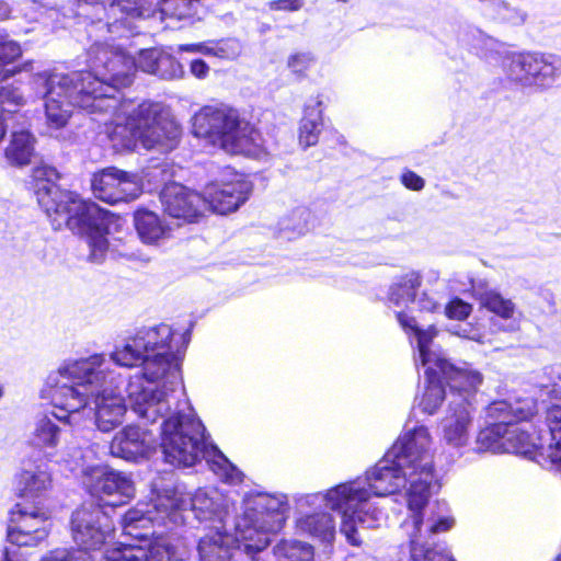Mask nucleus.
<instances>
[{
	"label": "nucleus",
	"mask_w": 561,
	"mask_h": 561,
	"mask_svg": "<svg viewBox=\"0 0 561 561\" xmlns=\"http://www.w3.org/2000/svg\"><path fill=\"white\" fill-rule=\"evenodd\" d=\"M122 383L121 376L106 366L103 354L67 359L51 370L41 390L60 410L54 417L72 424L75 417L84 410L89 398L94 396L95 424L102 432H111L123 423L126 404L114 388Z\"/></svg>",
	"instance_id": "4"
},
{
	"label": "nucleus",
	"mask_w": 561,
	"mask_h": 561,
	"mask_svg": "<svg viewBox=\"0 0 561 561\" xmlns=\"http://www.w3.org/2000/svg\"><path fill=\"white\" fill-rule=\"evenodd\" d=\"M453 526L451 517L428 515L421 525V531L416 529L410 531L411 559L413 561H455L449 554L428 548L425 540L428 536L445 533Z\"/></svg>",
	"instance_id": "20"
},
{
	"label": "nucleus",
	"mask_w": 561,
	"mask_h": 561,
	"mask_svg": "<svg viewBox=\"0 0 561 561\" xmlns=\"http://www.w3.org/2000/svg\"><path fill=\"white\" fill-rule=\"evenodd\" d=\"M96 561H148L146 547L141 545L121 543L118 547L101 553Z\"/></svg>",
	"instance_id": "35"
},
{
	"label": "nucleus",
	"mask_w": 561,
	"mask_h": 561,
	"mask_svg": "<svg viewBox=\"0 0 561 561\" xmlns=\"http://www.w3.org/2000/svg\"><path fill=\"white\" fill-rule=\"evenodd\" d=\"M274 553L277 561H313L312 547L297 540H282Z\"/></svg>",
	"instance_id": "32"
},
{
	"label": "nucleus",
	"mask_w": 561,
	"mask_h": 561,
	"mask_svg": "<svg viewBox=\"0 0 561 561\" xmlns=\"http://www.w3.org/2000/svg\"><path fill=\"white\" fill-rule=\"evenodd\" d=\"M71 531L78 549H56L41 561H96L99 549L110 537L112 525L100 504L83 503L71 517Z\"/></svg>",
	"instance_id": "10"
},
{
	"label": "nucleus",
	"mask_w": 561,
	"mask_h": 561,
	"mask_svg": "<svg viewBox=\"0 0 561 561\" xmlns=\"http://www.w3.org/2000/svg\"><path fill=\"white\" fill-rule=\"evenodd\" d=\"M432 436L428 428L417 426L401 435L385 457L364 478L341 483L325 493L309 494L307 504L324 503L341 514V533L353 546L362 539L358 527L374 529L386 523L387 515L375 499L393 494L408 486L407 503L411 513L403 526L421 531L422 510L426 506L434 481Z\"/></svg>",
	"instance_id": "2"
},
{
	"label": "nucleus",
	"mask_w": 561,
	"mask_h": 561,
	"mask_svg": "<svg viewBox=\"0 0 561 561\" xmlns=\"http://www.w3.org/2000/svg\"><path fill=\"white\" fill-rule=\"evenodd\" d=\"M3 396V388L0 386V398Z\"/></svg>",
	"instance_id": "53"
},
{
	"label": "nucleus",
	"mask_w": 561,
	"mask_h": 561,
	"mask_svg": "<svg viewBox=\"0 0 561 561\" xmlns=\"http://www.w3.org/2000/svg\"><path fill=\"white\" fill-rule=\"evenodd\" d=\"M561 75V57L556 55H543L541 65V76H539V87H550Z\"/></svg>",
	"instance_id": "38"
},
{
	"label": "nucleus",
	"mask_w": 561,
	"mask_h": 561,
	"mask_svg": "<svg viewBox=\"0 0 561 561\" xmlns=\"http://www.w3.org/2000/svg\"><path fill=\"white\" fill-rule=\"evenodd\" d=\"M162 51L142 50L135 61L123 50L98 43L88 51L89 71L41 72L33 76L35 91L45 100L48 124L55 128L66 125L71 108L91 113L114 112L106 133L117 150L145 149L170 151L175 148L180 126L161 103L142 102L137 107L119 103L116 94L133 82L136 68L154 75Z\"/></svg>",
	"instance_id": "1"
},
{
	"label": "nucleus",
	"mask_w": 561,
	"mask_h": 561,
	"mask_svg": "<svg viewBox=\"0 0 561 561\" xmlns=\"http://www.w3.org/2000/svg\"><path fill=\"white\" fill-rule=\"evenodd\" d=\"M96 198L116 204L137 198L142 191L139 178L117 168H106L95 173L91 181Z\"/></svg>",
	"instance_id": "14"
},
{
	"label": "nucleus",
	"mask_w": 561,
	"mask_h": 561,
	"mask_svg": "<svg viewBox=\"0 0 561 561\" xmlns=\"http://www.w3.org/2000/svg\"><path fill=\"white\" fill-rule=\"evenodd\" d=\"M414 302L419 306L420 310L427 312H436L442 307V297L436 291L424 290L416 297Z\"/></svg>",
	"instance_id": "41"
},
{
	"label": "nucleus",
	"mask_w": 561,
	"mask_h": 561,
	"mask_svg": "<svg viewBox=\"0 0 561 561\" xmlns=\"http://www.w3.org/2000/svg\"><path fill=\"white\" fill-rule=\"evenodd\" d=\"M287 499L283 494L259 493L244 502L241 519L236 533L230 534L226 525L210 526L197 543L201 561H230L236 548L254 561L270 545V534L282 529L287 512Z\"/></svg>",
	"instance_id": "5"
},
{
	"label": "nucleus",
	"mask_w": 561,
	"mask_h": 561,
	"mask_svg": "<svg viewBox=\"0 0 561 561\" xmlns=\"http://www.w3.org/2000/svg\"><path fill=\"white\" fill-rule=\"evenodd\" d=\"M542 54H522L512 60L510 72L515 81L524 85L539 87Z\"/></svg>",
	"instance_id": "25"
},
{
	"label": "nucleus",
	"mask_w": 561,
	"mask_h": 561,
	"mask_svg": "<svg viewBox=\"0 0 561 561\" xmlns=\"http://www.w3.org/2000/svg\"><path fill=\"white\" fill-rule=\"evenodd\" d=\"M294 215L298 216L299 218H302L305 216H308V213L305 209L299 208L294 211Z\"/></svg>",
	"instance_id": "51"
},
{
	"label": "nucleus",
	"mask_w": 561,
	"mask_h": 561,
	"mask_svg": "<svg viewBox=\"0 0 561 561\" xmlns=\"http://www.w3.org/2000/svg\"><path fill=\"white\" fill-rule=\"evenodd\" d=\"M34 153V138L27 130L13 131L5 158L11 164L25 165Z\"/></svg>",
	"instance_id": "29"
},
{
	"label": "nucleus",
	"mask_w": 561,
	"mask_h": 561,
	"mask_svg": "<svg viewBox=\"0 0 561 561\" xmlns=\"http://www.w3.org/2000/svg\"><path fill=\"white\" fill-rule=\"evenodd\" d=\"M529 414V411H524V408L512 407V413L506 420L505 453L519 454L528 457L534 456L541 466L551 470L550 462L546 461L540 456L541 446L548 447L543 442V436L534 438L524 427L515 424V422L526 420Z\"/></svg>",
	"instance_id": "16"
},
{
	"label": "nucleus",
	"mask_w": 561,
	"mask_h": 561,
	"mask_svg": "<svg viewBox=\"0 0 561 561\" xmlns=\"http://www.w3.org/2000/svg\"><path fill=\"white\" fill-rule=\"evenodd\" d=\"M60 428L48 415L37 417L28 436L32 446L39 449H55L60 440Z\"/></svg>",
	"instance_id": "27"
},
{
	"label": "nucleus",
	"mask_w": 561,
	"mask_h": 561,
	"mask_svg": "<svg viewBox=\"0 0 561 561\" xmlns=\"http://www.w3.org/2000/svg\"><path fill=\"white\" fill-rule=\"evenodd\" d=\"M193 134L231 154L259 157L260 133L227 105L204 106L193 117Z\"/></svg>",
	"instance_id": "9"
},
{
	"label": "nucleus",
	"mask_w": 561,
	"mask_h": 561,
	"mask_svg": "<svg viewBox=\"0 0 561 561\" xmlns=\"http://www.w3.org/2000/svg\"><path fill=\"white\" fill-rule=\"evenodd\" d=\"M471 310V305L455 298L446 306L445 313L450 319L463 320L470 314Z\"/></svg>",
	"instance_id": "43"
},
{
	"label": "nucleus",
	"mask_w": 561,
	"mask_h": 561,
	"mask_svg": "<svg viewBox=\"0 0 561 561\" xmlns=\"http://www.w3.org/2000/svg\"><path fill=\"white\" fill-rule=\"evenodd\" d=\"M401 182L407 188L413 191H421L425 185V181L415 172L410 170L402 173Z\"/></svg>",
	"instance_id": "44"
},
{
	"label": "nucleus",
	"mask_w": 561,
	"mask_h": 561,
	"mask_svg": "<svg viewBox=\"0 0 561 561\" xmlns=\"http://www.w3.org/2000/svg\"><path fill=\"white\" fill-rule=\"evenodd\" d=\"M252 185L245 180L238 179L229 183L209 184L202 198L205 201V210L226 215L237 210L250 196Z\"/></svg>",
	"instance_id": "17"
},
{
	"label": "nucleus",
	"mask_w": 561,
	"mask_h": 561,
	"mask_svg": "<svg viewBox=\"0 0 561 561\" xmlns=\"http://www.w3.org/2000/svg\"><path fill=\"white\" fill-rule=\"evenodd\" d=\"M314 65L316 57L310 51H296L287 58V67L298 80L307 78L309 70Z\"/></svg>",
	"instance_id": "37"
},
{
	"label": "nucleus",
	"mask_w": 561,
	"mask_h": 561,
	"mask_svg": "<svg viewBox=\"0 0 561 561\" xmlns=\"http://www.w3.org/2000/svg\"><path fill=\"white\" fill-rule=\"evenodd\" d=\"M430 352L434 357V365H437L442 377L449 386V399H453L455 394H462L473 402L474 392L482 382L481 374L469 368L456 367L447 360L440 347L435 343Z\"/></svg>",
	"instance_id": "18"
},
{
	"label": "nucleus",
	"mask_w": 561,
	"mask_h": 561,
	"mask_svg": "<svg viewBox=\"0 0 561 561\" xmlns=\"http://www.w3.org/2000/svg\"><path fill=\"white\" fill-rule=\"evenodd\" d=\"M474 407L469 398L455 394L442 421L443 440L453 448L467 446L473 422Z\"/></svg>",
	"instance_id": "15"
},
{
	"label": "nucleus",
	"mask_w": 561,
	"mask_h": 561,
	"mask_svg": "<svg viewBox=\"0 0 561 561\" xmlns=\"http://www.w3.org/2000/svg\"><path fill=\"white\" fill-rule=\"evenodd\" d=\"M546 423L549 432L543 442L547 446L556 444L561 437V405L553 404L547 409Z\"/></svg>",
	"instance_id": "40"
},
{
	"label": "nucleus",
	"mask_w": 561,
	"mask_h": 561,
	"mask_svg": "<svg viewBox=\"0 0 561 561\" xmlns=\"http://www.w3.org/2000/svg\"><path fill=\"white\" fill-rule=\"evenodd\" d=\"M58 178L57 170L51 167L45 165L34 170L38 205L50 219L54 229L67 227L85 238L90 251L88 257L91 262H103L108 250L107 213L95 203L83 201L78 194L61 190L55 183Z\"/></svg>",
	"instance_id": "7"
},
{
	"label": "nucleus",
	"mask_w": 561,
	"mask_h": 561,
	"mask_svg": "<svg viewBox=\"0 0 561 561\" xmlns=\"http://www.w3.org/2000/svg\"><path fill=\"white\" fill-rule=\"evenodd\" d=\"M191 515L213 526L226 525L227 500L216 489H199L190 497L176 489H163L150 502H139L125 513L122 527L125 535L145 540L153 536L154 525L173 528L185 525Z\"/></svg>",
	"instance_id": "6"
},
{
	"label": "nucleus",
	"mask_w": 561,
	"mask_h": 561,
	"mask_svg": "<svg viewBox=\"0 0 561 561\" xmlns=\"http://www.w3.org/2000/svg\"><path fill=\"white\" fill-rule=\"evenodd\" d=\"M145 547L148 561H187L186 552L173 546L167 538L157 537Z\"/></svg>",
	"instance_id": "31"
},
{
	"label": "nucleus",
	"mask_w": 561,
	"mask_h": 561,
	"mask_svg": "<svg viewBox=\"0 0 561 561\" xmlns=\"http://www.w3.org/2000/svg\"><path fill=\"white\" fill-rule=\"evenodd\" d=\"M204 426L192 413L178 412L162 423L161 448L164 460L176 467H192L204 458L221 479L238 483L242 473L214 445H208Z\"/></svg>",
	"instance_id": "8"
},
{
	"label": "nucleus",
	"mask_w": 561,
	"mask_h": 561,
	"mask_svg": "<svg viewBox=\"0 0 561 561\" xmlns=\"http://www.w3.org/2000/svg\"><path fill=\"white\" fill-rule=\"evenodd\" d=\"M3 561H21L18 556H15V550L12 548H4L3 550Z\"/></svg>",
	"instance_id": "49"
},
{
	"label": "nucleus",
	"mask_w": 561,
	"mask_h": 561,
	"mask_svg": "<svg viewBox=\"0 0 561 561\" xmlns=\"http://www.w3.org/2000/svg\"><path fill=\"white\" fill-rule=\"evenodd\" d=\"M540 456L551 465V470L561 472V436L556 444H550L548 447H542Z\"/></svg>",
	"instance_id": "42"
},
{
	"label": "nucleus",
	"mask_w": 561,
	"mask_h": 561,
	"mask_svg": "<svg viewBox=\"0 0 561 561\" xmlns=\"http://www.w3.org/2000/svg\"><path fill=\"white\" fill-rule=\"evenodd\" d=\"M323 102L320 95L310 98L305 104L304 116L299 127V142L305 148L314 146L323 125Z\"/></svg>",
	"instance_id": "24"
},
{
	"label": "nucleus",
	"mask_w": 561,
	"mask_h": 561,
	"mask_svg": "<svg viewBox=\"0 0 561 561\" xmlns=\"http://www.w3.org/2000/svg\"><path fill=\"white\" fill-rule=\"evenodd\" d=\"M421 285V276L416 272H410L402 276L390 288L389 299L397 306L414 302L415 291Z\"/></svg>",
	"instance_id": "30"
},
{
	"label": "nucleus",
	"mask_w": 561,
	"mask_h": 561,
	"mask_svg": "<svg viewBox=\"0 0 561 561\" xmlns=\"http://www.w3.org/2000/svg\"><path fill=\"white\" fill-rule=\"evenodd\" d=\"M556 561H561V554L557 557Z\"/></svg>",
	"instance_id": "55"
},
{
	"label": "nucleus",
	"mask_w": 561,
	"mask_h": 561,
	"mask_svg": "<svg viewBox=\"0 0 561 561\" xmlns=\"http://www.w3.org/2000/svg\"><path fill=\"white\" fill-rule=\"evenodd\" d=\"M184 73L182 65L171 55L162 51L158 66L154 70V76L161 79L172 80L181 78Z\"/></svg>",
	"instance_id": "39"
},
{
	"label": "nucleus",
	"mask_w": 561,
	"mask_h": 561,
	"mask_svg": "<svg viewBox=\"0 0 561 561\" xmlns=\"http://www.w3.org/2000/svg\"><path fill=\"white\" fill-rule=\"evenodd\" d=\"M184 334L168 324L144 328L117 345L111 359L122 367L142 365L126 388L130 409L145 422L154 423L171 409L170 398L182 386L180 355L185 347Z\"/></svg>",
	"instance_id": "3"
},
{
	"label": "nucleus",
	"mask_w": 561,
	"mask_h": 561,
	"mask_svg": "<svg viewBox=\"0 0 561 561\" xmlns=\"http://www.w3.org/2000/svg\"><path fill=\"white\" fill-rule=\"evenodd\" d=\"M397 319L403 330L409 334H413L415 337L419 351L416 363L420 362L424 367L426 388L420 401V408L430 415L434 414L446 396L444 387L446 381L442 377L437 365H434V357L430 352L432 351V346H434L437 330L433 325L428 327L426 330L420 329L415 319L404 312H397Z\"/></svg>",
	"instance_id": "12"
},
{
	"label": "nucleus",
	"mask_w": 561,
	"mask_h": 561,
	"mask_svg": "<svg viewBox=\"0 0 561 561\" xmlns=\"http://www.w3.org/2000/svg\"><path fill=\"white\" fill-rule=\"evenodd\" d=\"M154 444L156 438L151 432L129 425L115 434L110 445V453L125 460H137L139 457H145Z\"/></svg>",
	"instance_id": "22"
},
{
	"label": "nucleus",
	"mask_w": 561,
	"mask_h": 561,
	"mask_svg": "<svg viewBox=\"0 0 561 561\" xmlns=\"http://www.w3.org/2000/svg\"><path fill=\"white\" fill-rule=\"evenodd\" d=\"M460 41L483 57H488L492 51H497V48L501 46L493 37L485 35L476 27H468L463 31Z\"/></svg>",
	"instance_id": "34"
},
{
	"label": "nucleus",
	"mask_w": 561,
	"mask_h": 561,
	"mask_svg": "<svg viewBox=\"0 0 561 561\" xmlns=\"http://www.w3.org/2000/svg\"><path fill=\"white\" fill-rule=\"evenodd\" d=\"M92 450L73 455L62 454L61 460L69 463L70 470L81 468L82 483L89 493L99 499L102 506L117 507L126 504L135 493L129 477L104 465H88L85 459Z\"/></svg>",
	"instance_id": "11"
},
{
	"label": "nucleus",
	"mask_w": 561,
	"mask_h": 561,
	"mask_svg": "<svg viewBox=\"0 0 561 561\" xmlns=\"http://www.w3.org/2000/svg\"><path fill=\"white\" fill-rule=\"evenodd\" d=\"M295 229L301 231L304 228H305V225H300L298 224L297 226L294 227Z\"/></svg>",
	"instance_id": "52"
},
{
	"label": "nucleus",
	"mask_w": 561,
	"mask_h": 561,
	"mask_svg": "<svg viewBox=\"0 0 561 561\" xmlns=\"http://www.w3.org/2000/svg\"><path fill=\"white\" fill-rule=\"evenodd\" d=\"M10 5L5 1L0 0V21L8 19L10 16Z\"/></svg>",
	"instance_id": "48"
},
{
	"label": "nucleus",
	"mask_w": 561,
	"mask_h": 561,
	"mask_svg": "<svg viewBox=\"0 0 561 561\" xmlns=\"http://www.w3.org/2000/svg\"><path fill=\"white\" fill-rule=\"evenodd\" d=\"M160 199L165 213L186 221H193L205 211V201L202 195L179 183L165 185Z\"/></svg>",
	"instance_id": "19"
},
{
	"label": "nucleus",
	"mask_w": 561,
	"mask_h": 561,
	"mask_svg": "<svg viewBox=\"0 0 561 561\" xmlns=\"http://www.w3.org/2000/svg\"><path fill=\"white\" fill-rule=\"evenodd\" d=\"M180 51H190V53H203V54H211L213 49L208 48L203 44H188V45H180Z\"/></svg>",
	"instance_id": "47"
},
{
	"label": "nucleus",
	"mask_w": 561,
	"mask_h": 561,
	"mask_svg": "<svg viewBox=\"0 0 561 561\" xmlns=\"http://www.w3.org/2000/svg\"><path fill=\"white\" fill-rule=\"evenodd\" d=\"M135 228L142 242L153 244L168 236V229L157 214L139 209L134 216Z\"/></svg>",
	"instance_id": "28"
},
{
	"label": "nucleus",
	"mask_w": 561,
	"mask_h": 561,
	"mask_svg": "<svg viewBox=\"0 0 561 561\" xmlns=\"http://www.w3.org/2000/svg\"><path fill=\"white\" fill-rule=\"evenodd\" d=\"M7 131V126L4 124V117L0 114V141L3 139Z\"/></svg>",
	"instance_id": "50"
},
{
	"label": "nucleus",
	"mask_w": 561,
	"mask_h": 561,
	"mask_svg": "<svg viewBox=\"0 0 561 561\" xmlns=\"http://www.w3.org/2000/svg\"><path fill=\"white\" fill-rule=\"evenodd\" d=\"M486 413L494 423L479 432L476 440L477 450L505 453L506 420L512 413V405L506 401H496L488 407Z\"/></svg>",
	"instance_id": "21"
},
{
	"label": "nucleus",
	"mask_w": 561,
	"mask_h": 561,
	"mask_svg": "<svg viewBox=\"0 0 561 561\" xmlns=\"http://www.w3.org/2000/svg\"><path fill=\"white\" fill-rule=\"evenodd\" d=\"M480 300L484 308L503 319H511L515 312L514 302L495 290L485 291Z\"/></svg>",
	"instance_id": "36"
},
{
	"label": "nucleus",
	"mask_w": 561,
	"mask_h": 561,
	"mask_svg": "<svg viewBox=\"0 0 561 561\" xmlns=\"http://www.w3.org/2000/svg\"><path fill=\"white\" fill-rule=\"evenodd\" d=\"M190 70L193 76L198 79H203L207 76L209 67L202 59H195L191 62Z\"/></svg>",
	"instance_id": "46"
},
{
	"label": "nucleus",
	"mask_w": 561,
	"mask_h": 561,
	"mask_svg": "<svg viewBox=\"0 0 561 561\" xmlns=\"http://www.w3.org/2000/svg\"><path fill=\"white\" fill-rule=\"evenodd\" d=\"M51 484V478L43 463L25 461L18 477V490L23 497H39Z\"/></svg>",
	"instance_id": "23"
},
{
	"label": "nucleus",
	"mask_w": 561,
	"mask_h": 561,
	"mask_svg": "<svg viewBox=\"0 0 561 561\" xmlns=\"http://www.w3.org/2000/svg\"><path fill=\"white\" fill-rule=\"evenodd\" d=\"M50 523L45 512L19 503L11 511L7 531L9 546L5 548L14 549L18 556V548L38 546L48 537Z\"/></svg>",
	"instance_id": "13"
},
{
	"label": "nucleus",
	"mask_w": 561,
	"mask_h": 561,
	"mask_svg": "<svg viewBox=\"0 0 561 561\" xmlns=\"http://www.w3.org/2000/svg\"><path fill=\"white\" fill-rule=\"evenodd\" d=\"M21 55L20 44L0 31V82L13 76L14 71L8 66L19 59Z\"/></svg>",
	"instance_id": "33"
},
{
	"label": "nucleus",
	"mask_w": 561,
	"mask_h": 561,
	"mask_svg": "<svg viewBox=\"0 0 561 561\" xmlns=\"http://www.w3.org/2000/svg\"><path fill=\"white\" fill-rule=\"evenodd\" d=\"M297 530L321 541L330 542L335 536V522L329 513H314L301 516L296 522Z\"/></svg>",
	"instance_id": "26"
},
{
	"label": "nucleus",
	"mask_w": 561,
	"mask_h": 561,
	"mask_svg": "<svg viewBox=\"0 0 561 561\" xmlns=\"http://www.w3.org/2000/svg\"><path fill=\"white\" fill-rule=\"evenodd\" d=\"M270 10L298 11L304 5V0H274L267 3Z\"/></svg>",
	"instance_id": "45"
},
{
	"label": "nucleus",
	"mask_w": 561,
	"mask_h": 561,
	"mask_svg": "<svg viewBox=\"0 0 561 561\" xmlns=\"http://www.w3.org/2000/svg\"><path fill=\"white\" fill-rule=\"evenodd\" d=\"M117 22H118L117 20L114 21V24H112L111 27L116 26Z\"/></svg>",
	"instance_id": "54"
}]
</instances>
